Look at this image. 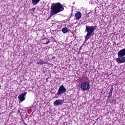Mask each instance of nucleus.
I'll return each instance as SVG.
<instances>
[{
    "label": "nucleus",
    "mask_w": 125,
    "mask_h": 125,
    "mask_svg": "<svg viewBox=\"0 0 125 125\" xmlns=\"http://www.w3.org/2000/svg\"><path fill=\"white\" fill-rule=\"evenodd\" d=\"M63 10L64 7L61 3L59 2L53 3L51 6L50 16L52 17L53 15H55V14H57V13H59V12H61Z\"/></svg>",
    "instance_id": "nucleus-1"
},
{
    "label": "nucleus",
    "mask_w": 125,
    "mask_h": 125,
    "mask_svg": "<svg viewBox=\"0 0 125 125\" xmlns=\"http://www.w3.org/2000/svg\"><path fill=\"white\" fill-rule=\"evenodd\" d=\"M96 30V26H86L85 32L87 33L84 40V43L86 42L91 36L94 34V31Z\"/></svg>",
    "instance_id": "nucleus-2"
},
{
    "label": "nucleus",
    "mask_w": 125,
    "mask_h": 125,
    "mask_svg": "<svg viewBox=\"0 0 125 125\" xmlns=\"http://www.w3.org/2000/svg\"><path fill=\"white\" fill-rule=\"evenodd\" d=\"M81 88L82 89V90L84 91L89 90L90 88V84H89V83L87 82H83L81 84Z\"/></svg>",
    "instance_id": "nucleus-3"
},
{
    "label": "nucleus",
    "mask_w": 125,
    "mask_h": 125,
    "mask_svg": "<svg viewBox=\"0 0 125 125\" xmlns=\"http://www.w3.org/2000/svg\"><path fill=\"white\" fill-rule=\"evenodd\" d=\"M67 90L66 88L64 86V85H62L59 88L58 92L57 93V95L59 96V95H61L63 94V93H65V92Z\"/></svg>",
    "instance_id": "nucleus-4"
},
{
    "label": "nucleus",
    "mask_w": 125,
    "mask_h": 125,
    "mask_svg": "<svg viewBox=\"0 0 125 125\" xmlns=\"http://www.w3.org/2000/svg\"><path fill=\"white\" fill-rule=\"evenodd\" d=\"M27 94V92H24L22 94H21L19 95L18 98L19 99V102L20 103L23 102L24 100L26 99V96H25Z\"/></svg>",
    "instance_id": "nucleus-5"
},
{
    "label": "nucleus",
    "mask_w": 125,
    "mask_h": 125,
    "mask_svg": "<svg viewBox=\"0 0 125 125\" xmlns=\"http://www.w3.org/2000/svg\"><path fill=\"white\" fill-rule=\"evenodd\" d=\"M116 61L118 64L125 62V56H118V58L116 59Z\"/></svg>",
    "instance_id": "nucleus-6"
},
{
    "label": "nucleus",
    "mask_w": 125,
    "mask_h": 125,
    "mask_svg": "<svg viewBox=\"0 0 125 125\" xmlns=\"http://www.w3.org/2000/svg\"><path fill=\"white\" fill-rule=\"evenodd\" d=\"M63 104V100L59 99L57 100L54 102V106H60V105H62Z\"/></svg>",
    "instance_id": "nucleus-7"
},
{
    "label": "nucleus",
    "mask_w": 125,
    "mask_h": 125,
    "mask_svg": "<svg viewBox=\"0 0 125 125\" xmlns=\"http://www.w3.org/2000/svg\"><path fill=\"white\" fill-rule=\"evenodd\" d=\"M118 56H125V48L119 51L117 53Z\"/></svg>",
    "instance_id": "nucleus-8"
},
{
    "label": "nucleus",
    "mask_w": 125,
    "mask_h": 125,
    "mask_svg": "<svg viewBox=\"0 0 125 125\" xmlns=\"http://www.w3.org/2000/svg\"><path fill=\"white\" fill-rule=\"evenodd\" d=\"M75 17L77 20L79 19H81V17H82V13L81 12H78L75 14Z\"/></svg>",
    "instance_id": "nucleus-9"
},
{
    "label": "nucleus",
    "mask_w": 125,
    "mask_h": 125,
    "mask_svg": "<svg viewBox=\"0 0 125 125\" xmlns=\"http://www.w3.org/2000/svg\"><path fill=\"white\" fill-rule=\"evenodd\" d=\"M37 64H38V65H43L44 64H46V62L42 61V59H39L37 61Z\"/></svg>",
    "instance_id": "nucleus-10"
},
{
    "label": "nucleus",
    "mask_w": 125,
    "mask_h": 125,
    "mask_svg": "<svg viewBox=\"0 0 125 125\" xmlns=\"http://www.w3.org/2000/svg\"><path fill=\"white\" fill-rule=\"evenodd\" d=\"M62 32L63 33V34H67V33L70 32V29H68L67 27H63L62 29Z\"/></svg>",
    "instance_id": "nucleus-11"
},
{
    "label": "nucleus",
    "mask_w": 125,
    "mask_h": 125,
    "mask_svg": "<svg viewBox=\"0 0 125 125\" xmlns=\"http://www.w3.org/2000/svg\"><path fill=\"white\" fill-rule=\"evenodd\" d=\"M40 1H41V0H32V3L33 5H37Z\"/></svg>",
    "instance_id": "nucleus-12"
},
{
    "label": "nucleus",
    "mask_w": 125,
    "mask_h": 125,
    "mask_svg": "<svg viewBox=\"0 0 125 125\" xmlns=\"http://www.w3.org/2000/svg\"><path fill=\"white\" fill-rule=\"evenodd\" d=\"M112 93H113V92H109V93H108V98H110V97H112Z\"/></svg>",
    "instance_id": "nucleus-13"
},
{
    "label": "nucleus",
    "mask_w": 125,
    "mask_h": 125,
    "mask_svg": "<svg viewBox=\"0 0 125 125\" xmlns=\"http://www.w3.org/2000/svg\"><path fill=\"white\" fill-rule=\"evenodd\" d=\"M113 87H112L110 89V91L109 92H113Z\"/></svg>",
    "instance_id": "nucleus-14"
},
{
    "label": "nucleus",
    "mask_w": 125,
    "mask_h": 125,
    "mask_svg": "<svg viewBox=\"0 0 125 125\" xmlns=\"http://www.w3.org/2000/svg\"><path fill=\"white\" fill-rule=\"evenodd\" d=\"M50 42V41H48L46 42V43H45V44H48V43H49Z\"/></svg>",
    "instance_id": "nucleus-15"
},
{
    "label": "nucleus",
    "mask_w": 125,
    "mask_h": 125,
    "mask_svg": "<svg viewBox=\"0 0 125 125\" xmlns=\"http://www.w3.org/2000/svg\"><path fill=\"white\" fill-rule=\"evenodd\" d=\"M113 102H114V100H111L110 101V103H113Z\"/></svg>",
    "instance_id": "nucleus-16"
},
{
    "label": "nucleus",
    "mask_w": 125,
    "mask_h": 125,
    "mask_svg": "<svg viewBox=\"0 0 125 125\" xmlns=\"http://www.w3.org/2000/svg\"><path fill=\"white\" fill-rule=\"evenodd\" d=\"M34 10H36V8H35L32 9V11H34Z\"/></svg>",
    "instance_id": "nucleus-17"
}]
</instances>
